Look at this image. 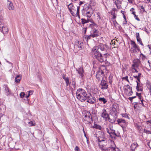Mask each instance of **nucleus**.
<instances>
[{"label": "nucleus", "instance_id": "f257e3e1", "mask_svg": "<svg viewBox=\"0 0 151 151\" xmlns=\"http://www.w3.org/2000/svg\"><path fill=\"white\" fill-rule=\"evenodd\" d=\"M106 52L105 46L103 44H101L99 46H94L92 50L91 54L93 58L97 59L99 61H102L104 59L101 53Z\"/></svg>", "mask_w": 151, "mask_h": 151}, {"label": "nucleus", "instance_id": "f03ea898", "mask_svg": "<svg viewBox=\"0 0 151 151\" xmlns=\"http://www.w3.org/2000/svg\"><path fill=\"white\" fill-rule=\"evenodd\" d=\"M98 140L99 147L102 151H120L118 148L114 146H111L106 148V147L107 145L106 139L103 136L99 137Z\"/></svg>", "mask_w": 151, "mask_h": 151}, {"label": "nucleus", "instance_id": "7ed1b4c3", "mask_svg": "<svg viewBox=\"0 0 151 151\" xmlns=\"http://www.w3.org/2000/svg\"><path fill=\"white\" fill-rule=\"evenodd\" d=\"M76 97L78 100L82 102L86 100L87 94L86 91L81 88L78 89L76 93Z\"/></svg>", "mask_w": 151, "mask_h": 151}, {"label": "nucleus", "instance_id": "20e7f679", "mask_svg": "<svg viewBox=\"0 0 151 151\" xmlns=\"http://www.w3.org/2000/svg\"><path fill=\"white\" fill-rule=\"evenodd\" d=\"M67 5L69 11L73 16H79L80 6H74L72 3Z\"/></svg>", "mask_w": 151, "mask_h": 151}, {"label": "nucleus", "instance_id": "39448f33", "mask_svg": "<svg viewBox=\"0 0 151 151\" xmlns=\"http://www.w3.org/2000/svg\"><path fill=\"white\" fill-rule=\"evenodd\" d=\"M82 12L83 15L90 18L93 13V10L89 4H86L82 11Z\"/></svg>", "mask_w": 151, "mask_h": 151}, {"label": "nucleus", "instance_id": "423d86ee", "mask_svg": "<svg viewBox=\"0 0 151 151\" xmlns=\"http://www.w3.org/2000/svg\"><path fill=\"white\" fill-rule=\"evenodd\" d=\"M104 132H107L112 138H115V137H119V133H116L115 131L113 129L112 126H107L105 129L104 130Z\"/></svg>", "mask_w": 151, "mask_h": 151}, {"label": "nucleus", "instance_id": "0eeeda50", "mask_svg": "<svg viewBox=\"0 0 151 151\" xmlns=\"http://www.w3.org/2000/svg\"><path fill=\"white\" fill-rule=\"evenodd\" d=\"M86 97V100L88 103L90 104H94L96 102V98L91 94H88Z\"/></svg>", "mask_w": 151, "mask_h": 151}, {"label": "nucleus", "instance_id": "6e6552de", "mask_svg": "<svg viewBox=\"0 0 151 151\" xmlns=\"http://www.w3.org/2000/svg\"><path fill=\"white\" fill-rule=\"evenodd\" d=\"M84 120L87 122V123H91L93 122L92 117L90 112L88 111H85Z\"/></svg>", "mask_w": 151, "mask_h": 151}, {"label": "nucleus", "instance_id": "1a4fd4ad", "mask_svg": "<svg viewBox=\"0 0 151 151\" xmlns=\"http://www.w3.org/2000/svg\"><path fill=\"white\" fill-rule=\"evenodd\" d=\"M124 91L125 93L128 96L131 95L133 93L132 88L129 85H126L124 87Z\"/></svg>", "mask_w": 151, "mask_h": 151}, {"label": "nucleus", "instance_id": "9d476101", "mask_svg": "<svg viewBox=\"0 0 151 151\" xmlns=\"http://www.w3.org/2000/svg\"><path fill=\"white\" fill-rule=\"evenodd\" d=\"M104 76V71L99 70L97 72L96 78L98 81L103 80Z\"/></svg>", "mask_w": 151, "mask_h": 151}, {"label": "nucleus", "instance_id": "9b49d317", "mask_svg": "<svg viewBox=\"0 0 151 151\" xmlns=\"http://www.w3.org/2000/svg\"><path fill=\"white\" fill-rule=\"evenodd\" d=\"M117 118V115L116 114L112 113L110 117H108V120L111 123H114L115 122Z\"/></svg>", "mask_w": 151, "mask_h": 151}, {"label": "nucleus", "instance_id": "f8f14e48", "mask_svg": "<svg viewBox=\"0 0 151 151\" xmlns=\"http://www.w3.org/2000/svg\"><path fill=\"white\" fill-rule=\"evenodd\" d=\"M112 113L117 114L119 111V106L116 103L114 104L112 107Z\"/></svg>", "mask_w": 151, "mask_h": 151}, {"label": "nucleus", "instance_id": "ddd939ff", "mask_svg": "<svg viewBox=\"0 0 151 151\" xmlns=\"http://www.w3.org/2000/svg\"><path fill=\"white\" fill-rule=\"evenodd\" d=\"M3 87L4 92L6 95H11L12 94L11 91L7 85H4Z\"/></svg>", "mask_w": 151, "mask_h": 151}, {"label": "nucleus", "instance_id": "4468645a", "mask_svg": "<svg viewBox=\"0 0 151 151\" xmlns=\"http://www.w3.org/2000/svg\"><path fill=\"white\" fill-rule=\"evenodd\" d=\"M101 116L105 120L107 121L109 116V114L107 113L106 110L104 109L102 111Z\"/></svg>", "mask_w": 151, "mask_h": 151}, {"label": "nucleus", "instance_id": "2eb2a0df", "mask_svg": "<svg viewBox=\"0 0 151 151\" xmlns=\"http://www.w3.org/2000/svg\"><path fill=\"white\" fill-rule=\"evenodd\" d=\"M92 37L94 38L99 36V31L96 29H93L90 32Z\"/></svg>", "mask_w": 151, "mask_h": 151}, {"label": "nucleus", "instance_id": "dca6fc26", "mask_svg": "<svg viewBox=\"0 0 151 151\" xmlns=\"http://www.w3.org/2000/svg\"><path fill=\"white\" fill-rule=\"evenodd\" d=\"M141 64L140 60L138 59H135L133 60V64L132 65V67L134 68H138V67Z\"/></svg>", "mask_w": 151, "mask_h": 151}, {"label": "nucleus", "instance_id": "f3484780", "mask_svg": "<svg viewBox=\"0 0 151 151\" xmlns=\"http://www.w3.org/2000/svg\"><path fill=\"white\" fill-rule=\"evenodd\" d=\"M0 31L4 34H5L7 32L8 29L6 26H5L4 24H0Z\"/></svg>", "mask_w": 151, "mask_h": 151}, {"label": "nucleus", "instance_id": "a211bd4d", "mask_svg": "<svg viewBox=\"0 0 151 151\" xmlns=\"http://www.w3.org/2000/svg\"><path fill=\"white\" fill-rule=\"evenodd\" d=\"M100 84L102 86L101 89H106L108 88V85L106 81L103 79L101 80Z\"/></svg>", "mask_w": 151, "mask_h": 151}, {"label": "nucleus", "instance_id": "6ab92c4d", "mask_svg": "<svg viewBox=\"0 0 151 151\" xmlns=\"http://www.w3.org/2000/svg\"><path fill=\"white\" fill-rule=\"evenodd\" d=\"M137 95V96L138 99L140 100L141 102L138 103V102H135L134 105H137L138 104H142V105L144 106L145 105H144V104L143 103L144 100L142 98V96H141V93H139L137 92L136 93Z\"/></svg>", "mask_w": 151, "mask_h": 151}, {"label": "nucleus", "instance_id": "aec40b11", "mask_svg": "<svg viewBox=\"0 0 151 151\" xmlns=\"http://www.w3.org/2000/svg\"><path fill=\"white\" fill-rule=\"evenodd\" d=\"M75 46L78 47L79 50L81 49L84 47L83 44L81 41H76L75 43Z\"/></svg>", "mask_w": 151, "mask_h": 151}, {"label": "nucleus", "instance_id": "412c9836", "mask_svg": "<svg viewBox=\"0 0 151 151\" xmlns=\"http://www.w3.org/2000/svg\"><path fill=\"white\" fill-rule=\"evenodd\" d=\"M7 7L10 10H14V6L12 2L9 1V0H7Z\"/></svg>", "mask_w": 151, "mask_h": 151}, {"label": "nucleus", "instance_id": "4be33fe9", "mask_svg": "<svg viewBox=\"0 0 151 151\" xmlns=\"http://www.w3.org/2000/svg\"><path fill=\"white\" fill-rule=\"evenodd\" d=\"M78 74L81 78H82L84 76V70L82 68L80 67L78 69H76Z\"/></svg>", "mask_w": 151, "mask_h": 151}, {"label": "nucleus", "instance_id": "5701e85b", "mask_svg": "<svg viewBox=\"0 0 151 151\" xmlns=\"http://www.w3.org/2000/svg\"><path fill=\"white\" fill-rule=\"evenodd\" d=\"M136 82L137 83V86L136 89L137 91H142V85L138 83V81H136Z\"/></svg>", "mask_w": 151, "mask_h": 151}, {"label": "nucleus", "instance_id": "b1692460", "mask_svg": "<svg viewBox=\"0 0 151 151\" xmlns=\"http://www.w3.org/2000/svg\"><path fill=\"white\" fill-rule=\"evenodd\" d=\"M117 121L118 124L119 125H121L123 124H124V125H125L127 124L125 120L122 119H118Z\"/></svg>", "mask_w": 151, "mask_h": 151}, {"label": "nucleus", "instance_id": "393cba45", "mask_svg": "<svg viewBox=\"0 0 151 151\" xmlns=\"http://www.w3.org/2000/svg\"><path fill=\"white\" fill-rule=\"evenodd\" d=\"M103 55L104 56H103L102 55V57L104 59V60L102 61H99V62L101 63H102L103 62H104V61H105V62H107L106 61V58L109 57V53L104 52V53H102Z\"/></svg>", "mask_w": 151, "mask_h": 151}, {"label": "nucleus", "instance_id": "a878e982", "mask_svg": "<svg viewBox=\"0 0 151 151\" xmlns=\"http://www.w3.org/2000/svg\"><path fill=\"white\" fill-rule=\"evenodd\" d=\"M138 146V144L136 142H134L133 144H132L131 147V151H134L135 149Z\"/></svg>", "mask_w": 151, "mask_h": 151}, {"label": "nucleus", "instance_id": "bb28decb", "mask_svg": "<svg viewBox=\"0 0 151 151\" xmlns=\"http://www.w3.org/2000/svg\"><path fill=\"white\" fill-rule=\"evenodd\" d=\"M131 44L132 45L133 47L135 49H137L139 51V49L138 46L136 44L135 42L132 40L131 41Z\"/></svg>", "mask_w": 151, "mask_h": 151}, {"label": "nucleus", "instance_id": "cd10ccee", "mask_svg": "<svg viewBox=\"0 0 151 151\" xmlns=\"http://www.w3.org/2000/svg\"><path fill=\"white\" fill-rule=\"evenodd\" d=\"M114 3L118 9H120L121 8V6L120 5L121 4V2L120 1L118 0H116Z\"/></svg>", "mask_w": 151, "mask_h": 151}, {"label": "nucleus", "instance_id": "c85d7f7f", "mask_svg": "<svg viewBox=\"0 0 151 151\" xmlns=\"http://www.w3.org/2000/svg\"><path fill=\"white\" fill-rule=\"evenodd\" d=\"M21 79V76L19 75H17L15 78V82L16 83H19Z\"/></svg>", "mask_w": 151, "mask_h": 151}, {"label": "nucleus", "instance_id": "c756f323", "mask_svg": "<svg viewBox=\"0 0 151 151\" xmlns=\"http://www.w3.org/2000/svg\"><path fill=\"white\" fill-rule=\"evenodd\" d=\"M99 100L100 102H103V104H106L107 102V101L106 99L104 98H100L99 99Z\"/></svg>", "mask_w": 151, "mask_h": 151}, {"label": "nucleus", "instance_id": "7c9ffc66", "mask_svg": "<svg viewBox=\"0 0 151 151\" xmlns=\"http://www.w3.org/2000/svg\"><path fill=\"white\" fill-rule=\"evenodd\" d=\"M92 37L91 36V35H86L85 37V39L86 41L87 42H88V40Z\"/></svg>", "mask_w": 151, "mask_h": 151}, {"label": "nucleus", "instance_id": "2f4dec72", "mask_svg": "<svg viewBox=\"0 0 151 151\" xmlns=\"http://www.w3.org/2000/svg\"><path fill=\"white\" fill-rule=\"evenodd\" d=\"M65 81L66 86H68L70 84L69 79L68 77H66V78L65 79Z\"/></svg>", "mask_w": 151, "mask_h": 151}, {"label": "nucleus", "instance_id": "473e14b6", "mask_svg": "<svg viewBox=\"0 0 151 151\" xmlns=\"http://www.w3.org/2000/svg\"><path fill=\"white\" fill-rule=\"evenodd\" d=\"M93 127L96 129H99V130H102V128L101 127L100 125H98L96 124H94L93 126Z\"/></svg>", "mask_w": 151, "mask_h": 151}, {"label": "nucleus", "instance_id": "72a5a7b5", "mask_svg": "<svg viewBox=\"0 0 151 151\" xmlns=\"http://www.w3.org/2000/svg\"><path fill=\"white\" fill-rule=\"evenodd\" d=\"M81 21L82 22V23L83 24H84L85 23H86L88 22L89 19H88L87 20L84 19H81Z\"/></svg>", "mask_w": 151, "mask_h": 151}, {"label": "nucleus", "instance_id": "f704fd0d", "mask_svg": "<svg viewBox=\"0 0 151 151\" xmlns=\"http://www.w3.org/2000/svg\"><path fill=\"white\" fill-rule=\"evenodd\" d=\"M100 69L99 70H103L104 72V70H106V68L104 65H102L100 67Z\"/></svg>", "mask_w": 151, "mask_h": 151}, {"label": "nucleus", "instance_id": "c9c22d12", "mask_svg": "<svg viewBox=\"0 0 151 151\" xmlns=\"http://www.w3.org/2000/svg\"><path fill=\"white\" fill-rule=\"evenodd\" d=\"M137 41L139 42L140 44H141L142 46H143V44L142 43V41L140 37L137 38Z\"/></svg>", "mask_w": 151, "mask_h": 151}, {"label": "nucleus", "instance_id": "e433bc0d", "mask_svg": "<svg viewBox=\"0 0 151 151\" xmlns=\"http://www.w3.org/2000/svg\"><path fill=\"white\" fill-rule=\"evenodd\" d=\"M97 17H98L97 19H99V20L101 19V17L100 13L99 12H97Z\"/></svg>", "mask_w": 151, "mask_h": 151}, {"label": "nucleus", "instance_id": "4c0bfd02", "mask_svg": "<svg viewBox=\"0 0 151 151\" xmlns=\"http://www.w3.org/2000/svg\"><path fill=\"white\" fill-rule=\"evenodd\" d=\"M30 126L35 125V123L34 121H31L29 122Z\"/></svg>", "mask_w": 151, "mask_h": 151}, {"label": "nucleus", "instance_id": "58836bf2", "mask_svg": "<svg viewBox=\"0 0 151 151\" xmlns=\"http://www.w3.org/2000/svg\"><path fill=\"white\" fill-rule=\"evenodd\" d=\"M135 67L134 68L132 67V72L133 73H138V71L137 70H136Z\"/></svg>", "mask_w": 151, "mask_h": 151}, {"label": "nucleus", "instance_id": "ea45409f", "mask_svg": "<svg viewBox=\"0 0 151 151\" xmlns=\"http://www.w3.org/2000/svg\"><path fill=\"white\" fill-rule=\"evenodd\" d=\"M112 21L113 22V24L115 27L117 26V25L119 24L118 23L116 22V20L115 19L114 20H112Z\"/></svg>", "mask_w": 151, "mask_h": 151}, {"label": "nucleus", "instance_id": "a19ab883", "mask_svg": "<svg viewBox=\"0 0 151 151\" xmlns=\"http://www.w3.org/2000/svg\"><path fill=\"white\" fill-rule=\"evenodd\" d=\"M122 116L123 117H125V118L127 119H129V117L128 115L126 114H122Z\"/></svg>", "mask_w": 151, "mask_h": 151}, {"label": "nucleus", "instance_id": "79ce46f5", "mask_svg": "<svg viewBox=\"0 0 151 151\" xmlns=\"http://www.w3.org/2000/svg\"><path fill=\"white\" fill-rule=\"evenodd\" d=\"M25 95V93L23 92H22L20 94V96L21 98H23Z\"/></svg>", "mask_w": 151, "mask_h": 151}, {"label": "nucleus", "instance_id": "37998d69", "mask_svg": "<svg viewBox=\"0 0 151 151\" xmlns=\"http://www.w3.org/2000/svg\"><path fill=\"white\" fill-rule=\"evenodd\" d=\"M144 132L146 134H151V132L149 130H147L145 129L144 130Z\"/></svg>", "mask_w": 151, "mask_h": 151}, {"label": "nucleus", "instance_id": "c03bdc74", "mask_svg": "<svg viewBox=\"0 0 151 151\" xmlns=\"http://www.w3.org/2000/svg\"><path fill=\"white\" fill-rule=\"evenodd\" d=\"M112 76H110L109 78V82L111 84V83L112 82V81L111 80V79H112Z\"/></svg>", "mask_w": 151, "mask_h": 151}, {"label": "nucleus", "instance_id": "a18cd8bd", "mask_svg": "<svg viewBox=\"0 0 151 151\" xmlns=\"http://www.w3.org/2000/svg\"><path fill=\"white\" fill-rule=\"evenodd\" d=\"M147 87L149 90V92H150L151 91V86L150 84H148V86H147Z\"/></svg>", "mask_w": 151, "mask_h": 151}, {"label": "nucleus", "instance_id": "49530a36", "mask_svg": "<svg viewBox=\"0 0 151 151\" xmlns=\"http://www.w3.org/2000/svg\"><path fill=\"white\" fill-rule=\"evenodd\" d=\"M116 18V14H114L113 15V17L111 18L112 20H115V18Z\"/></svg>", "mask_w": 151, "mask_h": 151}, {"label": "nucleus", "instance_id": "de8ad7c7", "mask_svg": "<svg viewBox=\"0 0 151 151\" xmlns=\"http://www.w3.org/2000/svg\"><path fill=\"white\" fill-rule=\"evenodd\" d=\"M137 49H133L132 50H131V52L132 53H135V52H137V51L136 50Z\"/></svg>", "mask_w": 151, "mask_h": 151}, {"label": "nucleus", "instance_id": "09e8293b", "mask_svg": "<svg viewBox=\"0 0 151 151\" xmlns=\"http://www.w3.org/2000/svg\"><path fill=\"white\" fill-rule=\"evenodd\" d=\"M140 9L143 11V12H145V10L144 9V7L142 6H140Z\"/></svg>", "mask_w": 151, "mask_h": 151}, {"label": "nucleus", "instance_id": "8fccbe9b", "mask_svg": "<svg viewBox=\"0 0 151 151\" xmlns=\"http://www.w3.org/2000/svg\"><path fill=\"white\" fill-rule=\"evenodd\" d=\"M136 96H133L131 97H129L128 99L131 101V102H132V100L133 99H134V98H136Z\"/></svg>", "mask_w": 151, "mask_h": 151}, {"label": "nucleus", "instance_id": "3c124183", "mask_svg": "<svg viewBox=\"0 0 151 151\" xmlns=\"http://www.w3.org/2000/svg\"><path fill=\"white\" fill-rule=\"evenodd\" d=\"M122 79H124L126 80L127 81H129L128 79V76H126L124 77H123L122 78Z\"/></svg>", "mask_w": 151, "mask_h": 151}, {"label": "nucleus", "instance_id": "603ef678", "mask_svg": "<svg viewBox=\"0 0 151 151\" xmlns=\"http://www.w3.org/2000/svg\"><path fill=\"white\" fill-rule=\"evenodd\" d=\"M134 17L135 19L137 21H139L140 20V19L137 17V16L136 15H135Z\"/></svg>", "mask_w": 151, "mask_h": 151}, {"label": "nucleus", "instance_id": "864d4df0", "mask_svg": "<svg viewBox=\"0 0 151 151\" xmlns=\"http://www.w3.org/2000/svg\"><path fill=\"white\" fill-rule=\"evenodd\" d=\"M86 32V28H83V33H84L85 35Z\"/></svg>", "mask_w": 151, "mask_h": 151}, {"label": "nucleus", "instance_id": "5fc2aeb1", "mask_svg": "<svg viewBox=\"0 0 151 151\" xmlns=\"http://www.w3.org/2000/svg\"><path fill=\"white\" fill-rule=\"evenodd\" d=\"M136 38H139V37H139V33H136Z\"/></svg>", "mask_w": 151, "mask_h": 151}, {"label": "nucleus", "instance_id": "6e6d98bb", "mask_svg": "<svg viewBox=\"0 0 151 151\" xmlns=\"http://www.w3.org/2000/svg\"><path fill=\"white\" fill-rule=\"evenodd\" d=\"M75 150L76 151H79V148L78 146H76L75 148Z\"/></svg>", "mask_w": 151, "mask_h": 151}, {"label": "nucleus", "instance_id": "4d7b16f0", "mask_svg": "<svg viewBox=\"0 0 151 151\" xmlns=\"http://www.w3.org/2000/svg\"><path fill=\"white\" fill-rule=\"evenodd\" d=\"M28 93L31 95H32L33 94V91H29L28 92Z\"/></svg>", "mask_w": 151, "mask_h": 151}, {"label": "nucleus", "instance_id": "13d9d810", "mask_svg": "<svg viewBox=\"0 0 151 151\" xmlns=\"http://www.w3.org/2000/svg\"><path fill=\"white\" fill-rule=\"evenodd\" d=\"M123 24L124 25V24H127V22L126 21V20H125V21L123 22Z\"/></svg>", "mask_w": 151, "mask_h": 151}, {"label": "nucleus", "instance_id": "bf43d9fd", "mask_svg": "<svg viewBox=\"0 0 151 151\" xmlns=\"http://www.w3.org/2000/svg\"><path fill=\"white\" fill-rule=\"evenodd\" d=\"M62 77L64 80H65V79L66 78V77H65V75H63L62 76Z\"/></svg>", "mask_w": 151, "mask_h": 151}, {"label": "nucleus", "instance_id": "052dcab7", "mask_svg": "<svg viewBox=\"0 0 151 151\" xmlns=\"http://www.w3.org/2000/svg\"><path fill=\"white\" fill-rule=\"evenodd\" d=\"M30 95H31L29 94V93H28V95H26L25 96V97H26L27 98H28Z\"/></svg>", "mask_w": 151, "mask_h": 151}, {"label": "nucleus", "instance_id": "680f3d73", "mask_svg": "<svg viewBox=\"0 0 151 151\" xmlns=\"http://www.w3.org/2000/svg\"><path fill=\"white\" fill-rule=\"evenodd\" d=\"M129 2L130 3H132L133 2V0H128Z\"/></svg>", "mask_w": 151, "mask_h": 151}, {"label": "nucleus", "instance_id": "e2e57ef3", "mask_svg": "<svg viewBox=\"0 0 151 151\" xmlns=\"http://www.w3.org/2000/svg\"><path fill=\"white\" fill-rule=\"evenodd\" d=\"M147 3H148L150 1V0H144Z\"/></svg>", "mask_w": 151, "mask_h": 151}, {"label": "nucleus", "instance_id": "0e129e2a", "mask_svg": "<svg viewBox=\"0 0 151 151\" xmlns=\"http://www.w3.org/2000/svg\"><path fill=\"white\" fill-rule=\"evenodd\" d=\"M136 79L139 82H140V77H138V78H137Z\"/></svg>", "mask_w": 151, "mask_h": 151}, {"label": "nucleus", "instance_id": "69168bd1", "mask_svg": "<svg viewBox=\"0 0 151 151\" xmlns=\"http://www.w3.org/2000/svg\"><path fill=\"white\" fill-rule=\"evenodd\" d=\"M3 116V114H0V120H1V117H2Z\"/></svg>", "mask_w": 151, "mask_h": 151}, {"label": "nucleus", "instance_id": "338daca9", "mask_svg": "<svg viewBox=\"0 0 151 151\" xmlns=\"http://www.w3.org/2000/svg\"><path fill=\"white\" fill-rule=\"evenodd\" d=\"M83 3V1H81L80 2L79 4L80 5Z\"/></svg>", "mask_w": 151, "mask_h": 151}, {"label": "nucleus", "instance_id": "774afa93", "mask_svg": "<svg viewBox=\"0 0 151 151\" xmlns=\"http://www.w3.org/2000/svg\"><path fill=\"white\" fill-rule=\"evenodd\" d=\"M132 14H133V15H134V16L135 15H136L135 14V12L134 11H133V12H132Z\"/></svg>", "mask_w": 151, "mask_h": 151}]
</instances>
